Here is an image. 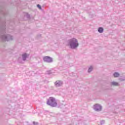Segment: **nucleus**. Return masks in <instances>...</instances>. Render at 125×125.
Listing matches in <instances>:
<instances>
[{
  "label": "nucleus",
  "mask_w": 125,
  "mask_h": 125,
  "mask_svg": "<svg viewBox=\"0 0 125 125\" xmlns=\"http://www.w3.org/2000/svg\"><path fill=\"white\" fill-rule=\"evenodd\" d=\"M55 84L56 86H61L62 84V81L58 80L55 82Z\"/></svg>",
  "instance_id": "5"
},
{
  "label": "nucleus",
  "mask_w": 125,
  "mask_h": 125,
  "mask_svg": "<svg viewBox=\"0 0 125 125\" xmlns=\"http://www.w3.org/2000/svg\"><path fill=\"white\" fill-rule=\"evenodd\" d=\"M37 7H38V8H39V9H42V7L40 6V4L37 5Z\"/></svg>",
  "instance_id": "11"
},
{
  "label": "nucleus",
  "mask_w": 125,
  "mask_h": 125,
  "mask_svg": "<svg viewBox=\"0 0 125 125\" xmlns=\"http://www.w3.org/2000/svg\"><path fill=\"white\" fill-rule=\"evenodd\" d=\"M28 56H29V55L26 53L23 54L22 55V59L23 60H26V58H27V57H28Z\"/></svg>",
  "instance_id": "6"
},
{
  "label": "nucleus",
  "mask_w": 125,
  "mask_h": 125,
  "mask_svg": "<svg viewBox=\"0 0 125 125\" xmlns=\"http://www.w3.org/2000/svg\"><path fill=\"white\" fill-rule=\"evenodd\" d=\"M47 105L51 106V107H56L57 106V103L55 99L53 97H50L47 102Z\"/></svg>",
  "instance_id": "1"
},
{
  "label": "nucleus",
  "mask_w": 125,
  "mask_h": 125,
  "mask_svg": "<svg viewBox=\"0 0 125 125\" xmlns=\"http://www.w3.org/2000/svg\"><path fill=\"white\" fill-rule=\"evenodd\" d=\"M103 28L102 27H100L98 29V32L99 33H103Z\"/></svg>",
  "instance_id": "7"
},
{
  "label": "nucleus",
  "mask_w": 125,
  "mask_h": 125,
  "mask_svg": "<svg viewBox=\"0 0 125 125\" xmlns=\"http://www.w3.org/2000/svg\"><path fill=\"white\" fill-rule=\"evenodd\" d=\"M112 84H113V85H119V83L117 82H112Z\"/></svg>",
  "instance_id": "9"
},
{
  "label": "nucleus",
  "mask_w": 125,
  "mask_h": 125,
  "mask_svg": "<svg viewBox=\"0 0 125 125\" xmlns=\"http://www.w3.org/2000/svg\"><path fill=\"white\" fill-rule=\"evenodd\" d=\"M119 76H120V74L117 72H116L114 74V77L115 78H117V77H119Z\"/></svg>",
  "instance_id": "8"
},
{
  "label": "nucleus",
  "mask_w": 125,
  "mask_h": 125,
  "mask_svg": "<svg viewBox=\"0 0 125 125\" xmlns=\"http://www.w3.org/2000/svg\"><path fill=\"white\" fill-rule=\"evenodd\" d=\"M94 109L96 111H101V109H102V107L100 105L98 104H96L94 105Z\"/></svg>",
  "instance_id": "4"
},
{
  "label": "nucleus",
  "mask_w": 125,
  "mask_h": 125,
  "mask_svg": "<svg viewBox=\"0 0 125 125\" xmlns=\"http://www.w3.org/2000/svg\"><path fill=\"white\" fill-rule=\"evenodd\" d=\"M92 67H89V68L88 69V72H89V73H90V72L91 71H92Z\"/></svg>",
  "instance_id": "10"
},
{
  "label": "nucleus",
  "mask_w": 125,
  "mask_h": 125,
  "mask_svg": "<svg viewBox=\"0 0 125 125\" xmlns=\"http://www.w3.org/2000/svg\"><path fill=\"white\" fill-rule=\"evenodd\" d=\"M43 60L45 62H52V59L48 56L44 57Z\"/></svg>",
  "instance_id": "3"
},
{
  "label": "nucleus",
  "mask_w": 125,
  "mask_h": 125,
  "mask_svg": "<svg viewBox=\"0 0 125 125\" xmlns=\"http://www.w3.org/2000/svg\"><path fill=\"white\" fill-rule=\"evenodd\" d=\"M69 44L71 48H76V47H78V46H79L78 41L75 38H73L70 40Z\"/></svg>",
  "instance_id": "2"
}]
</instances>
